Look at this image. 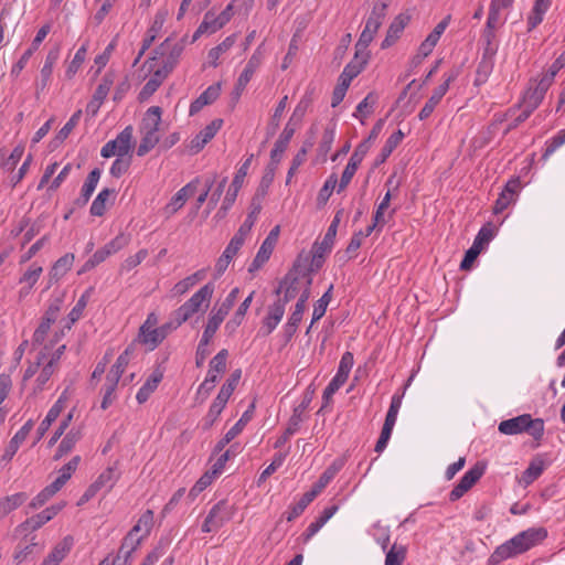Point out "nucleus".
<instances>
[{
	"instance_id": "nucleus-1",
	"label": "nucleus",
	"mask_w": 565,
	"mask_h": 565,
	"mask_svg": "<svg viewBox=\"0 0 565 565\" xmlns=\"http://www.w3.org/2000/svg\"><path fill=\"white\" fill-rule=\"evenodd\" d=\"M214 289L215 287L213 282L205 284L195 294H193L189 300H186L182 306L174 310L172 312V320L174 321V326H178L179 328L193 315L199 312L203 305H205L207 308Z\"/></svg>"
},
{
	"instance_id": "nucleus-2",
	"label": "nucleus",
	"mask_w": 565,
	"mask_h": 565,
	"mask_svg": "<svg viewBox=\"0 0 565 565\" xmlns=\"http://www.w3.org/2000/svg\"><path fill=\"white\" fill-rule=\"evenodd\" d=\"M132 147V127L127 126L120 131L116 139L109 140L104 145L100 150L103 158H110L113 156L126 157Z\"/></svg>"
},
{
	"instance_id": "nucleus-3",
	"label": "nucleus",
	"mask_w": 565,
	"mask_h": 565,
	"mask_svg": "<svg viewBox=\"0 0 565 565\" xmlns=\"http://www.w3.org/2000/svg\"><path fill=\"white\" fill-rule=\"evenodd\" d=\"M186 36L179 42L171 43V38H167L157 49L156 54L162 56V68L171 73L177 66L179 58L184 50Z\"/></svg>"
},
{
	"instance_id": "nucleus-4",
	"label": "nucleus",
	"mask_w": 565,
	"mask_h": 565,
	"mask_svg": "<svg viewBox=\"0 0 565 565\" xmlns=\"http://www.w3.org/2000/svg\"><path fill=\"white\" fill-rule=\"evenodd\" d=\"M353 354L351 352H345L341 356L339 369L337 374L333 376V379L330 381V383L327 385V387L323 391V401L324 405H327L332 397V395L347 382L350 371L353 366Z\"/></svg>"
},
{
	"instance_id": "nucleus-5",
	"label": "nucleus",
	"mask_w": 565,
	"mask_h": 565,
	"mask_svg": "<svg viewBox=\"0 0 565 565\" xmlns=\"http://www.w3.org/2000/svg\"><path fill=\"white\" fill-rule=\"evenodd\" d=\"M459 68H452L448 73L445 74V81L434 89L433 95L426 102L424 107L420 109L418 114L419 120L427 119L435 110L436 106L440 103L443 97L449 89V85L457 79L459 76Z\"/></svg>"
},
{
	"instance_id": "nucleus-6",
	"label": "nucleus",
	"mask_w": 565,
	"mask_h": 565,
	"mask_svg": "<svg viewBox=\"0 0 565 565\" xmlns=\"http://www.w3.org/2000/svg\"><path fill=\"white\" fill-rule=\"evenodd\" d=\"M238 294L239 289L237 287L232 289L231 292L225 298V300L221 303V306L216 310H212L211 316L203 331L204 333H206L207 337H214L221 323L224 321L225 317L233 308Z\"/></svg>"
},
{
	"instance_id": "nucleus-7",
	"label": "nucleus",
	"mask_w": 565,
	"mask_h": 565,
	"mask_svg": "<svg viewBox=\"0 0 565 565\" xmlns=\"http://www.w3.org/2000/svg\"><path fill=\"white\" fill-rule=\"evenodd\" d=\"M177 328L178 326H174L172 319L156 329H150L149 326H141L138 333V341L148 345L150 350H154L168 337L169 332Z\"/></svg>"
},
{
	"instance_id": "nucleus-8",
	"label": "nucleus",
	"mask_w": 565,
	"mask_h": 565,
	"mask_svg": "<svg viewBox=\"0 0 565 565\" xmlns=\"http://www.w3.org/2000/svg\"><path fill=\"white\" fill-rule=\"evenodd\" d=\"M484 470L486 466L480 462H477L472 468H470L450 491L449 500L451 502L459 500L483 476Z\"/></svg>"
},
{
	"instance_id": "nucleus-9",
	"label": "nucleus",
	"mask_w": 565,
	"mask_h": 565,
	"mask_svg": "<svg viewBox=\"0 0 565 565\" xmlns=\"http://www.w3.org/2000/svg\"><path fill=\"white\" fill-rule=\"evenodd\" d=\"M62 299L60 297L55 298L51 301L49 305V308L46 309L44 316L42 317V320L36 328V330L33 333V343L34 344H42L49 333V330L52 326V323L55 322L58 312L62 307Z\"/></svg>"
},
{
	"instance_id": "nucleus-10",
	"label": "nucleus",
	"mask_w": 565,
	"mask_h": 565,
	"mask_svg": "<svg viewBox=\"0 0 565 565\" xmlns=\"http://www.w3.org/2000/svg\"><path fill=\"white\" fill-rule=\"evenodd\" d=\"M262 63V57L259 54V50H257L248 60L246 66L244 67L243 72L241 73L239 77L237 78V82L235 84V87L232 92V107L236 105L238 102L243 90L249 83L250 78L253 77L256 70L259 67Z\"/></svg>"
},
{
	"instance_id": "nucleus-11",
	"label": "nucleus",
	"mask_w": 565,
	"mask_h": 565,
	"mask_svg": "<svg viewBox=\"0 0 565 565\" xmlns=\"http://www.w3.org/2000/svg\"><path fill=\"white\" fill-rule=\"evenodd\" d=\"M279 232H280L279 225H276L274 228H271V231L269 232V234L267 235L265 241L262 243L252 264L249 265V267H248L249 273L257 271L269 259V257L275 248V245L278 241Z\"/></svg>"
},
{
	"instance_id": "nucleus-12",
	"label": "nucleus",
	"mask_w": 565,
	"mask_h": 565,
	"mask_svg": "<svg viewBox=\"0 0 565 565\" xmlns=\"http://www.w3.org/2000/svg\"><path fill=\"white\" fill-rule=\"evenodd\" d=\"M547 536L544 527H531L512 537V544L516 545L520 554L541 543Z\"/></svg>"
},
{
	"instance_id": "nucleus-13",
	"label": "nucleus",
	"mask_w": 565,
	"mask_h": 565,
	"mask_svg": "<svg viewBox=\"0 0 565 565\" xmlns=\"http://www.w3.org/2000/svg\"><path fill=\"white\" fill-rule=\"evenodd\" d=\"M300 266L296 263L292 269L285 276L282 281H280L278 288L276 289V295H280L284 290V297L281 300L288 303L292 300L299 292V279L302 278L303 270L299 269Z\"/></svg>"
},
{
	"instance_id": "nucleus-14",
	"label": "nucleus",
	"mask_w": 565,
	"mask_h": 565,
	"mask_svg": "<svg viewBox=\"0 0 565 565\" xmlns=\"http://www.w3.org/2000/svg\"><path fill=\"white\" fill-rule=\"evenodd\" d=\"M253 158H254V154H250L238 168V170H237V172H236V174L225 194V198L223 200V210H230L232 207V205L234 204V202L237 198V193L243 185L244 179H245L247 171L249 169V166L253 161Z\"/></svg>"
},
{
	"instance_id": "nucleus-15",
	"label": "nucleus",
	"mask_w": 565,
	"mask_h": 565,
	"mask_svg": "<svg viewBox=\"0 0 565 565\" xmlns=\"http://www.w3.org/2000/svg\"><path fill=\"white\" fill-rule=\"evenodd\" d=\"M50 31H51L50 23H46L39 29L35 38L32 41L31 46L21 55L19 61L12 66V68H11L12 76H14V77L19 76V74L22 72V70L28 64L30 57L39 49L40 44L43 42V40L46 38V35L50 33Z\"/></svg>"
},
{
	"instance_id": "nucleus-16",
	"label": "nucleus",
	"mask_w": 565,
	"mask_h": 565,
	"mask_svg": "<svg viewBox=\"0 0 565 565\" xmlns=\"http://www.w3.org/2000/svg\"><path fill=\"white\" fill-rule=\"evenodd\" d=\"M227 507L224 501L217 502L209 511L203 524L202 532L210 533L216 531L228 520Z\"/></svg>"
},
{
	"instance_id": "nucleus-17",
	"label": "nucleus",
	"mask_w": 565,
	"mask_h": 565,
	"mask_svg": "<svg viewBox=\"0 0 565 565\" xmlns=\"http://www.w3.org/2000/svg\"><path fill=\"white\" fill-rule=\"evenodd\" d=\"M255 409V403L253 402L248 408L243 413L242 417L235 423V425L227 430L223 438H221L214 447V452H221L226 445H228L236 436H238L246 424L252 419Z\"/></svg>"
},
{
	"instance_id": "nucleus-18",
	"label": "nucleus",
	"mask_w": 565,
	"mask_h": 565,
	"mask_svg": "<svg viewBox=\"0 0 565 565\" xmlns=\"http://www.w3.org/2000/svg\"><path fill=\"white\" fill-rule=\"evenodd\" d=\"M68 398V391L64 390L60 397L57 398V401L55 402V404L49 409L45 418L39 425L36 430L38 440H40L45 435L52 423L55 422L56 418L60 416L62 411L65 408Z\"/></svg>"
},
{
	"instance_id": "nucleus-19",
	"label": "nucleus",
	"mask_w": 565,
	"mask_h": 565,
	"mask_svg": "<svg viewBox=\"0 0 565 565\" xmlns=\"http://www.w3.org/2000/svg\"><path fill=\"white\" fill-rule=\"evenodd\" d=\"M58 57H60V47L58 46H54L53 49H51L47 52V54L45 56L44 64L40 71V81L36 83V96H39L40 92H43L44 89L47 88L50 81H51L52 73H53V67H54L55 63L57 62Z\"/></svg>"
},
{
	"instance_id": "nucleus-20",
	"label": "nucleus",
	"mask_w": 565,
	"mask_h": 565,
	"mask_svg": "<svg viewBox=\"0 0 565 565\" xmlns=\"http://www.w3.org/2000/svg\"><path fill=\"white\" fill-rule=\"evenodd\" d=\"M223 125L222 119H214L205 126L190 142V150L193 153L200 152L204 146L214 138Z\"/></svg>"
},
{
	"instance_id": "nucleus-21",
	"label": "nucleus",
	"mask_w": 565,
	"mask_h": 565,
	"mask_svg": "<svg viewBox=\"0 0 565 565\" xmlns=\"http://www.w3.org/2000/svg\"><path fill=\"white\" fill-rule=\"evenodd\" d=\"M520 180L511 179L505 184L493 206V213H502L514 200L520 189Z\"/></svg>"
},
{
	"instance_id": "nucleus-22",
	"label": "nucleus",
	"mask_w": 565,
	"mask_h": 565,
	"mask_svg": "<svg viewBox=\"0 0 565 565\" xmlns=\"http://www.w3.org/2000/svg\"><path fill=\"white\" fill-rule=\"evenodd\" d=\"M33 428V420L29 419L11 438L9 441L2 457L1 461L9 462L12 460L13 456L17 454L20 445L26 439L28 435Z\"/></svg>"
},
{
	"instance_id": "nucleus-23",
	"label": "nucleus",
	"mask_w": 565,
	"mask_h": 565,
	"mask_svg": "<svg viewBox=\"0 0 565 565\" xmlns=\"http://www.w3.org/2000/svg\"><path fill=\"white\" fill-rule=\"evenodd\" d=\"M308 402H302L298 407L294 409L291 417L289 418L288 426L284 434L277 438L274 444V448H281L288 439L299 429L301 423V413L307 408Z\"/></svg>"
},
{
	"instance_id": "nucleus-24",
	"label": "nucleus",
	"mask_w": 565,
	"mask_h": 565,
	"mask_svg": "<svg viewBox=\"0 0 565 565\" xmlns=\"http://www.w3.org/2000/svg\"><path fill=\"white\" fill-rule=\"evenodd\" d=\"M73 544V537L71 535L65 536L52 548L41 565H60V563L70 554Z\"/></svg>"
},
{
	"instance_id": "nucleus-25",
	"label": "nucleus",
	"mask_w": 565,
	"mask_h": 565,
	"mask_svg": "<svg viewBox=\"0 0 565 565\" xmlns=\"http://www.w3.org/2000/svg\"><path fill=\"white\" fill-rule=\"evenodd\" d=\"M195 183L196 181L188 183L171 198L164 209L168 215L178 212L185 204L186 200L194 194L196 189Z\"/></svg>"
},
{
	"instance_id": "nucleus-26",
	"label": "nucleus",
	"mask_w": 565,
	"mask_h": 565,
	"mask_svg": "<svg viewBox=\"0 0 565 565\" xmlns=\"http://www.w3.org/2000/svg\"><path fill=\"white\" fill-rule=\"evenodd\" d=\"M221 93V84L216 83L209 86L190 105L189 113L191 116L198 114L204 106L215 102Z\"/></svg>"
},
{
	"instance_id": "nucleus-27",
	"label": "nucleus",
	"mask_w": 565,
	"mask_h": 565,
	"mask_svg": "<svg viewBox=\"0 0 565 565\" xmlns=\"http://www.w3.org/2000/svg\"><path fill=\"white\" fill-rule=\"evenodd\" d=\"M545 94L546 90L532 82L524 93L522 102L518 104V108L524 107L529 111L533 113L544 99Z\"/></svg>"
},
{
	"instance_id": "nucleus-28",
	"label": "nucleus",
	"mask_w": 565,
	"mask_h": 565,
	"mask_svg": "<svg viewBox=\"0 0 565 565\" xmlns=\"http://www.w3.org/2000/svg\"><path fill=\"white\" fill-rule=\"evenodd\" d=\"M224 25L218 21L217 15L212 11H207L204 14L203 21L194 32L191 43H194L203 34H212L221 30Z\"/></svg>"
},
{
	"instance_id": "nucleus-29",
	"label": "nucleus",
	"mask_w": 565,
	"mask_h": 565,
	"mask_svg": "<svg viewBox=\"0 0 565 565\" xmlns=\"http://www.w3.org/2000/svg\"><path fill=\"white\" fill-rule=\"evenodd\" d=\"M295 127L285 126L282 132L274 145V148L270 152V157L273 158L274 163H279L282 159V156L288 148V145L295 135Z\"/></svg>"
},
{
	"instance_id": "nucleus-30",
	"label": "nucleus",
	"mask_w": 565,
	"mask_h": 565,
	"mask_svg": "<svg viewBox=\"0 0 565 565\" xmlns=\"http://www.w3.org/2000/svg\"><path fill=\"white\" fill-rule=\"evenodd\" d=\"M162 379L163 373L159 369L152 372V374L147 379L145 384L137 392L136 399L139 404H143L149 399L150 395L157 390Z\"/></svg>"
},
{
	"instance_id": "nucleus-31",
	"label": "nucleus",
	"mask_w": 565,
	"mask_h": 565,
	"mask_svg": "<svg viewBox=\"0 0 565 565\" xmlns=\"http://www.w3.org/2000/svg\"><path fill=\"white\" fill-rule=\"evenodd\" d=\"M408 21L409 18L404 14H399L393 20V22L388 26L387 34L382 42V49H387L397 41Z\"/></svg>"
},
{
	"instance_id": "nucleus-32",
	"label": "nucleus",
	"mask_w": 565,
	"mask_h": 565,
	"mask_svg": "<svg viewBox=\"0 0 565 565\" xmlns=\"http://www.w3.org/2000/svg\"><path fill=\"white\" fill-rule=\"evenodd\" d=\"M169 74L170 73L162 67H159L157 71H154L151 78L141 88L138 96L139 100H147L160 87Z\"/></svg>"
},
{
	"instance_id": "nucleus-33",
	"label": "nucleus",
	"mask_w": 565,
	"mask_h": 565,
	"mask_svg": "<svg viewBox=\"0 0 565 565\" xmlns=\"http://www.w3.org/2000/svg\"><path fill=\"white\" fill-rule=\"evenodd\" d=\"M386 9H387V3L384 1H381V2L374 4L369 18L366 19L365 26H364V29L367 32H372V33L376 34V32L379 31V29L381 28V25L383 23V20L385 19Z\"/></svg>"
},
{
	"instance_id": "nucleus-34",
	"label": "nucleus",
	"mask_w": 565,
	"mask_h": 565,
	"mask_svg": "<svg viewBox=\"0 0 565 565\" xmlns=\"http://www.w3.org/2000/svg\"><path fill=\"white\" fill-rule=\"evenodd\" d=\"M530 423V415L523 414L514 418L502 420L499 424V431L504 435H516L521 434L525 429V425Z\"/></svg>"
},
{
	"instance_id": "nucleus-35",
	"label": "nucleus",
	"mask_w": 565,
	"mask_h": 565,
	"mask_svg": "<svg viewBox=\"0 0 565 565\" xmlns=\"http://www.w3.org/2000/svg\"><path fill=\"white\" fill-rule=\"evenodd\" d=\"M162 109L159 106H151L141 122V130L158 134L161 124Z\"/></svg>"
},
{
	"instance_id": "nucleus-36",
	"label": "nucleus",
	"mask_w": 565,
	"mask_h": 565,
	"mask_svg": "<svg viewBox=\"0 0 565 565\" xmlns=\"http://www.w3.org/2000/svg\"><path fill=\"white\" fill-rule=\"evenodd\" d=\"M337 510V505H331L323 509L321 514L316 519V521L309 524L306 532L303 533L305 541L310 540L316 533H318L319 530L334 515Z\"/></svg>"
},
{
	"instance_id": "nucleus-37",
	"label": "nucleus",
	"mask_w": 565,
	"mask_h": 565,
	"mask_svg": "<svg viewBox=\"0 0 565 565\" xmlns=\"http://www.w3.org/2000/svg\"><path fill=\"white\" fill-rule=\"evenodd\" d=\"M28 498L25 492H18L0 499V518H4L10 512L21 507Z\"/></svg>"
},
{
	"instance_id": "nucleus-38",
	"label": "nucleus",
	"mask_w": 565,
	"mask_h": 565,
	"mask_svg": "<svg viewBox=\"0 0 565 565\" xmlns=\"http://www.w3.org/2000/svg\"><path fill=\"white\" fill-rule=\"evenodd\" d=\"M519 554L520 553L518 552L516 545L512 544L511 539L494 550V552L489 557V564L498 565L504 559L516 556Z\"/></svg>"
},
{
	"instance_id": "nucleus-39",
	"label": "nucleus",
	"mask_w": 565,
	"mask_h": 565,
	"mask_svg": "<svg viewBox=\"0 0 565 565\" xmlns=\"http://www.w3.org/2000/svg\"><path fill=\"white\" fill-rule=\"evenodd\" d=\"M404 138V134L402 130H397L394 134H392L383 148L381 149L380 154L375 159L374 166L379 167L380 164L384 163L386 159L391 156V153L396 149V147L402 142Z\"/></svg>"
},
{
	"instance_id": "nucleus-40",
	"label": "nucleus",
	"mask_w": 565,
	"mask_h": 565,
	"mask_svg": "<svg viewBox=\"0 0 565 565\" xmlns=\"http://www.w3.org/2000/svg\"><path fill=\"white\" fill-rule=\"evenodd\" d=\"M135 352V344H129L125 351L117 358L116 363L111 366L109 373L107 374L108 377L120 380L122 373L125 372L126 366L128 365L131 355Z\"/></svg>"
},
{
	"instance_id": "nucleus-41",
	"label": "nucleus",
	"mask_w": 565,
	"mask_h": 565,
	"mask_svg": "<svg viewBox=\"0 0 565 565\" xmlns=\"http://www.w3.org/2000/svg\"><path fill=\"white\" fill-rule=\"evenodd\" d=\"M227 401L228 398L222 396L221 394H217L212 405L210 406L206 416L203 419L204 429H210L214 425V423L223 412L224 407L226 406Z\"/></svg>"
},
{
	"instance_id": "nucleus-42",
	"label": "nucleus",
	"mask_w": 565,
	"mask_h": 565,
	"mask_svg": "<svg viewBox=\"0 0 565 565\" xmlns=\"http://www.w3.org/2000/svg\"><path fill=\"white\" fill-rule=\"evenodd\" d=\"M35 536L31 539V542L22 545V543L18 544L13 558L18 563H22L29 557H35L43 551V545H40L35 541Z\"/></svg>"
},
{
	"instance_id": "nucleus-43",
	"label": "nucleus",
	"mask_w": 565,
	"mask_h": 565,
	"mask_svg": "<svg viewBox=\"0 0 565 565\" xmlns=\"http://www.w3.org/2000/svg\"><path fill=\"white\" fill-rule=\"evenodd\" d=\"M254 295H255V291H252L249 294V296L247 298H245V300L239 305V307L236 310V312L234 313L233 318L226 322L225 329L230 333L234 332L237 329V327H239L241 323L243 322L244 317L253 301Z\"/></svg>"
},
{
	"instance_id": "nucleus-44",
	"label": "nucleus",
	"mask_w": 565,
	"mask_h": 565,
	"mask_svg": "<svg viewBox=\"0 0 565 565\" xmlns=\"http://www.w3.org/2000/svg\"><path fill=\"white\" fill-rule=\"evenodd\" d=\"M81 439V431L71 429L60 443L54 460L61 459L63 456L72 451L76 443Z\"/></svg>"
},
{
	"instance_id": "nucleus-45",
	"label": "nucleus",
	"mask_w": 565,
	"mask_h": 565,
	"mask_svg": "<svg viewBox=\"0 0 565 565\" xmlns=\"http://www.w3.org/2000/svg\"><path fill=\"white\" fill-rule=\"evenodd\" d=\"M342 213H343V210H339L335 213L331 224L329 225V227L327 230V233L323 236V239L320 243H318V245H320L321 249H323V250L332 249V246L334 244V238L337 235V230H338L339 223L341 221Z\"/></svg>"
},
{
	"instance_id": "nucleus-46",
	"label": "nucleus",
	"mask_w": 565,
	"mask_h": 565,
	"mask_svg": "<svg viewBox=\"0 0 565 565\" xmlns=\"http://www.w3.org/2000/svg\"><path fill=\"white\" fill-rule=\"evenodd\" d=\"M115 195V190L105 188L103 189L90 205V214L94 216H103L106 211V203L110 196Z\"/></svg>"
},
{
	"instance_id": "nucleus-47",
	"label": "nucleus",
	"mask_w": 565,
	"mask_h": 565,
	"mask_svg": "<svg viewBox=\"0 0 565 565\" xmlns=\"http://www.w3.org/2000/svg\"><path fill=\"white\" fill-rule=\"evenodd\" d=\"M236 42V34L228 35L218 45L209 51L210 64L214 67L218 65V58L222 54L226 53Z\"/></svg>"
},
{
	"instance_id": "nucleus-48",
	"label": "nucleus",
	"mask_w": 565,
	"mask_h": 565,
	"mask_svg": "<svg viewBox=\"0 0 565 565\" xmlns=\"http://www.w3.org/2000/svg\"><path fill=\"white\" fill-rule=\"evenodd\" d=\"M62 488L53 481L32 499V501L29 503V508L36 510L43 507Z\"/></svg>"
},
{
	"instance_id": "nucleus-49",
	"label": "nucleus",
	"mask_w": 565,
	"mask_h": 565,
	"mask_svg": "<svg viewBox=\"0 0 565 565\" xmlns=\"http://www.w3.org/2000/svg\"><path fill=\"white\" fill-rule=\"evenodd\" d=\"M115 81V74L113 72H107L102 78L99 85L97 86L93 97L96 102V107H100L105 98L107 97L113 84Z\"/></svg>"
},
{
	"instance_id": "nucleus-50",
	"label": "nucleus",
	"mask_w": 565,
	"mask_h": 565,
	"mask_svg": "<svg viewBox=\"0 0 565 565\" xmlns=\"http://www.w3.org/2000/svg\"><path fill=\"white\" fill-rule=\"evenodd\" d=\"M313 500H315L313 493H309V492L303 493L302 497L300 498V500L297 503L290 505L289 509L286 511V513H285L286 520L288 522H291L295 519H297L299 515H301L303 513L306 508Z\"/></svg>"
},
{
	"instance_id": "nucleus-51",
	"label": "nucleus",
	"mask_w": 565,
	"mask_h": 565,
	"mask_svg": "<svg viewBox=\"0 0 565 565\" xmlns=\"http://www.w3.org/2000/svg\"><path fill=\"white\" fill-rule=\"evenodd\" d=\"M166 17L167 13L161 11L157 12V14L154 15L153 22L149 30L147 31V35L142 41L143 46L146 49H150V46L152 45L153 41L156 40L157 35L159 34L164 24Z\"/></svg>"
},
{
	"instance_id": "nucleus-52",
	"label": "nucleus",
	"mask_w": 565,
	"mask_h": 565,
	"mask_svg": "<svg viewBox=\"0 0 565 565\" xmlns=\"http://www.w3.org/2000/svg\"><path fill=\"white\" fill-rule=\"evenodd\" d=\"M143 539L145 537L141 535L129 531L124 537L118 552L125 555V557H131L132 553L140 546Z\"/></svg>"
},
{
	"instance_id": "nucleus-53",
	"label": "nucleus",
	"mask_w": 565,
	"mask_h": 565,
	"mask_svg": "<svg viewBox=\"0 0 565 565\" xmlns=\"http://www.w3.org/2000/svg\"><path fill=\"white\" fill-rule=\"evenodd\" d=\"M332 289H333V285H330L328 290L315 303L313 312H312V320H311V324L310 326H312L315 322H317L318 320H320L324 316V313L327 311V307H328L329 302L331 301ZM309 328H311V327H309ZM309 330L310 329L307 330V333L309 332Z\"/></svg>"
},
{
	"instance_id": "nucleus-54",
	"label": "nucleus",
	"mask_w": 565,
	"mask_h": 565,
	"mask_svg": "<svg viewBox=\"0 0 565 565\" xmlns=\"http://www.w3.org/2000/svg\"><path fill=\"white\" fill-rule=\"evenodd\" d=\"M153 524V512L151 510H147L141 514L137 523L130 530L131 532L146 537L149 535L151 527Z\"/></svg>"
},
{
	"instance_id": "nucleus-55",
	"label": "nucleus",
	"mask_w": 565,
	"mask_h": 565,
	"mask_svg": "<svg viewBox=\"0 0 565 565\" xmlns=\"http://www.w3.org/2000/svg\"><path fill=\"white\" fill-rule=\"evenodd\" d=\"M49 522L47 516L44 514L43 511L40 513L26 519L24 522H22L18 526V531L21 533H28V532H34L42 527L45 523Z\"/></svg>"
},
{
	"instance_id": "nucleus-56",
	"label": "nucleus",
	"mask_w": 565,
	"mask_h": 565,
	"mask_svg": "<svg viewBox=\"0 0 565 565\" xmlns=\"http://www.w3.org/2000/svg\"><path fill=\"white\" fill-rule=\"evenodd\" d=\"M287 100H288V96L286 95L277 104L275 111H274L273 116L270 117V120H269V124L267 127V137L268 138L273 137L276 134V131L279 127L281 116L287 107Z\"/></svg>"
},
{
	"instance_id": "nucleus-57",
	"label": "nucleus",
	"mask_w": 565,
	"mask_h": 565,
	"mask_svg": "<svg viewBox=\"0 0 565 565\" xmlns=\"http://www.w3.org/2000/svg\"><path fill=\"white\" fill-rule=\"evenodd\" d=\"M545 465L542 459H533L529 467L525 469V471L522 475V481L525 484L532 483L534 480H536L544 471Z\"/></svg>"
},
{
	"instance_id": "nucleus-58",
	"label": "nucleus",
	"mask_w": 565,
	"mask_h": 565,
	"mask_svg": "<svg viewBox=\"0 0 565 565\" xmlns=\"http://www.w3.org/2000/svg\"><path fill=\"white\" fill-rule=\"evenodd\" d=\"M81 461L79 456L73 457L67 463H65L60 469V476L54 480L55 483H57L61 488L65 486V483L71 479L72 475L75 472V470L78 467V463Z\"/></svg>"
},
{
	"instance_id": "nucleus-59",
	"label": "nucleus",
	"mask_w": 565,
	"mask_h": 565,
	"mask_svg": "<svg viewBox=\"0 0 565 565\" xmlns=\"http://www.w3.org/2000/svg\"><path fill=\"white\" fill-rule=\"evenodd\" d=\"M407 554V548L401 544H393L386 553L384 565H403Z\"/></svg>"
},
{
	"instance_id": "nucleus-60",
	"label": "nucleus",
	"mask_w": 565,
	"mask_h": 565,
	"mask_svg": "<svg viewBox=\"0 0 565 565\" xmlns=\"http://www.w3.org/2000/svg\"><path fill=\"white\" fill-rule=\"evenodd\" d=\"M73 262V254H65L64 256L60 257L51 269V277L57 279L64 276L71 269Z\"/></svg>"
},
{
	"instance_id": "nucleus-61",
	"label": "nucleus",
	"mask_w": 565,
	"mask_h": 565,
	"mask_svg": "<svg viewBox=\"0 0 565 565\" xmlns=\"http://www.w3.org/2000/svg\"><path fill=\"white\" fill-rule=\"evenodd\" d=\"M117 479L118 476L116 475V467H108L98 476V478L93 483L94 486H97V489L99 490H102L103 488L111 489Z\"/></svg>"
},
{
	"instance_id": "nucleus-62",
	"label": "nucleus",
	"mask_w": 565,
	"mask_h": 565,
	"mask_svg": "<svg viewBox=\"0 0 565 565\" xmlns=\"http://www.w3.org/2000/svg\"><path fill=\"white\" fill-rule=\"evenodd\" d=\"M337 183H338L337 174L332 173L331 175H329V178L326 180L323 186L320 189L318 196H317V204L319 206H322L328 202Z\"/></svg>"
},
{
	"instance_id": "nucleus-63",
	"label": "nucleus",
	"mask_w": 565,
	"mask_h": 565,
	"mask_svg": "<svg viewBox=\"0 0 565 565\" xmlns=\"http://www.w3.org/2000/svg\"><path fill=\"white\" fill-rule=\"evenodd\" d=\"M118 380L106 376V383L104 386V396L102 399L100 407L107 409L115 401V391L118 385Z\"/></svg>"
},
{
	"instance_id": "nucleus-64",
	"label": "nucleus",
	"mask_w": 565,
	"mask_h": 565,
	"mask_svg": "<svg viewBox=\"0 0 565 565\" xmlns=\"http://www.w3.org/2000/svg\"><path fill=\"white\" fill-rule=\"evenodd\" d=\"M159 142V135L154 132L143 131V137L140 141V145L137 149V154L139 157L146 156L151 149L156 147Z\"/></svg>"
}]
</instances>
